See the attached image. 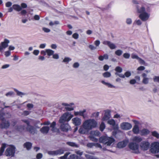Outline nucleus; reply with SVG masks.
<instances>
[{
  "label": "nucleus",
  "instance_id": "51",
  "mask_svg": "<svg viewBox=\"0 0 159 159\" xmlns=\"http://www.w3.org/2000/svg\"><path fill=\"white\" fill-rule=\"evenodd\" d=\"M153 80L154 82L159 83V76H155L153 78Z\"/></svg>",
  "mask_w": 159,
  "mask_h": 159
},
{
  "label": "nucleus",
  "instance_id": "34",
  "mask_svg": "<svg viewBox=\"0 0 159 159\" xmlns=\"http://www.w3.org/2000/svg\"><path fill=\"white\" fill-rule=\"evenodd\" d=\"M102 76L104 78H109L111 76V74L109 72H106L102 74Z\"/></svg>",
  "mask_w": 159,
  "mask_h": 159
},
{
  "label": "nucleus",
  "instance_id": "40",
  "mask_svg": "<svg viewBox=\"0 0 159 159\" xmlns=\"http://www.w3.org/2000/svg\"><path fill=\"white\" fill-rule=\"evenodd\" d=\"M115 53L116 55L120 56L122 54L123 51L120 49L117 50L115 52Z\"/></svg>",
  "mask_w": 159,
  "mask_h": 159
},
{
  "label": "nucleus",
  "instance_id": "59",
  "mask_svg": "<svg viewBox=\"0 0 159 159\" xmlns=\"http://www.w3.org/2000/svg\"><path fill=\"white\" fill-rule=\"evenodd\" d=\"M124 75L125 77V76L127 77H128L130 76L131 73L129 71H127L125 73Z\"/></svg>",
  "mask_w": 159,
  "mask_h": 159
},
{
  "label": "nucleus",
  "instance_id": "2",
  "mask_svg": "<svg viewBox=\"0 0 159 159\" xmlns=\"http://www.w3.org/2000/svg\"><path fill=\"white\" fill-rule=\"evenodd\" d=\"M99 142L100 143H104L107 146H110L115 141L114 139L107 136H102L99 139Z\"/></svg>",
  "mask_w": 159,
  "mask_h": 159
},
{
  "label": "nucleus",
  "instance_id": "6",
  "mask_svg": "<svg viewBox=\"0 0 159 159\" xmlns=\"http://www.w3.org/2000/svg\"><path fill=\"white\" fill-rule=\"evenodd\" d=\"M150 150L153 153H158L159 152V142H155L152 143Z\"/></svg>",
  "mask_w": 159,
  "mask_h": 159
},
{
  "label": "nucleus",
  "instance_id": "4",
  "mask_svg": "<svg viewBox=\"0 0 159 159\" xmlns=\"http://www.w3.org/2000/svg\"><path fill=\"white\" fill-rule=\"evenodd\" d=\"M15 148L12 146H10L6 150L5 154L7 157H12L14 156L15 153Z\"/></svg>",
  "mask_w": 159,
  "mask_h": 159
},
{
  "label": "nucleus",
  "instance_id": "14",
  "mask_svg": "<svg viewBox=\"0 0 159 159\" xmlns=\"http://www.w3.org/2000/svg\"><path fill=\"white\" fill-rule=\"evenodd\" d=\"M107 123L111 125L113 127V129L115 130H118L119 128L118 124H116L115 121L113 119L108 120Z\"/></svg>",
  "mask_w": 159,
  "mask_h": 159
},
{
  "label": "nucleus",
  "instance_id": "28",
  "mask_svg": "<svg viewBox=\"0 0 159 159\" xmlns=\"http://www.w3.org/2000/svg\"><path fill=\"white\" fill-rule=\"evenodd\" d=\"M12 7L14 9L18 11H21L22 9L21 7L18 4L13 5L12 6Z\"/></svg>",
  "mask_w": 159,
  "mask_h": 159
},
{
  "label": "nucleus",
  "instance_id": "10",
  "mask_svg": "<svg viewBox=\"0 0 159 159\" xmlns=\"http://www.w3.org/2000/svg\"><path fill=\"white\" fill-rule=\"evenodd\" d=\"M132 127L131 125L128 122H123L120 125V128L123 130H129L132 128Z\"/></svg>",
  "mask_w": 159,
  "mask_h": 159
},
{
  "label": "nucleus",
  "instance_id": "60",
  "mask_svg": "<svg viewBox=\"0 0 159 159\" xmlns=\"http://www.w3.org/2000/svg\"><path fill=\"white\" fill-rule=\"evenodd\" d=\"M11 55V52L9 51H6L5 52V55L6 57H7Z\"/></svg>",
  "mask_w": 159,
  "mask_h": 159
},
{
  "label": "nucleus",
  "instance_id": "48",
  "mask_svg": "<svg viewBox=\"0 0 159 159\" xmlns=\"http://www.w3.org/2000/svg\"><path fill=\"white\" fill-rule=\"evenodd\" d=\"M21 121L23 123H25L27 125V126L30 125V121L28 120H22Z\"/></svg>",
  "mask_w": 159,
  "mask_h": 159
},
{
  "label": "nucleus",
  "instance_id": "32",
  "mask_svg": "<svg viewBox=\"0 0 159 159\" xmlns=\"http://www.w3.org/2000/svg\"><path fill=\"white\" fill-rule=\"evenodd\" d=\"M16 129L18 131L22 132L25 129V126L24 125L17 126L16 127Z\"/></svg>",
  "mask_w": 159,
  "mask_h": 159
},
{
  "label": "nucleus",
  "instance_id": "31",
  "mask_svg": "<svg viewBox=\"0 0 159 159\" xmlns=\"http://www.w3.org/2000/svg\"><path fill=\"white\" fill-rule=\"evenodd\" d=\"M6 147V144L5 143H3L2 144V147L0 149V156H1L2 155L3 153L5 148Z\"/></svg>",
  "mask_w": 159,
  "mask_h": 159
},
{
  "label": "nucleus",
  "instance_id": "25",
  "mask_svg": "<svg viewBox=\"0 0 159 159\" xmlns=\"http://www.w3.org/2000/svg\"><path fill=\"white\" fill-rule=\"evenodd\" d=\"M150 131L147 129H144L140 131V134L141 135L144 136L148 134Z\"/></svg>",
  "mask_w": 159,
  "mask_h": 159
},
{
  "label": "nucleus",
  "instance_id": "22",
  "mask_svg": "<svg viewBox=\"0 0 159 159\" xmlns=\"http://www.w3.org/2000/svg\"><path fill=\"white\" fill-rule=\"evenodd\" d=\"M111 117L109 111H105L104 115L102 118V120L105 121L109 119Z\"/></svg>",
  "mask_w": 159,
  "mask_h": 159
},
{
  "label": "nucleus",
  "instance_id": "26",
  "mask_svg": "<svg viewBox=\"0 0 159 159\" xmlns=\"http://www.w3.org/2000/svg\"><path fill=\"white\" fill-rule=\"evenodd\" d=\"M66 143L68 145L74 148H78L79 147L78 145L73 142H66Z\"/></svg>",
  "mask_w": 159,
  "mask_h": 159
},
{
  "label": "nucleus",
  "instance_id": "19",
  "mask_svg": "<svg viewBox=\"0 0 159 159\" xmlns=\"http://www.w3.org/2000/svg\"><path fill=\"white\" fill-rule=\"evenodd\" d=\"M72 120L73 123L76 126L79 125L81 123V119L78 117L73 118Z\"/></svg>",
  "mask_w": 159,
  "mask_h": 159
},
{
  "label": "nucleus",
  "instance_id": "8",
  "mask_svg": "<svg viewBox=\"0 0 159 159\" xmlns=\"http://www.w3.org/2000/svg\"><path fill=\"white\" fill-rule=\"evenodd\" d=\"M90 134L91 135L89 136L90 139L94 142H97L98 141V139L94 138L93 136H99L100 135V132L99 131L97 130L92 131L91 132Z\"/></svg>",
  "mask_w": 159,
  "mask_h": 159
},
{
  "label": "nucleus",
  "instance_id": "44",
  "mask_svg": "<svg viewBox=\"0 0 159 159\" xmlns=\"http://www.w3.org/2000/svg\"><path fill=\"white\" fill-rule=\"evenodd\" d=\"M149 78L147 77L143 78L142 82L144 84H147L148 83Z\"/></svg>",
  "mask_w": 159,
  "mask_h": 159
},
{
  "label": "nucleus",
  "instance_id": "11",
  "mask_svg": "<svg viewBox=\"0 0 159 159\" xmlns=\"http://www.w3.org/2000/svg\"><path fill=\"white\" fill-rule=\"evenodd\" d=\"M89 131V130L85 126L83 123L78 130L79 133L82 134H87Z\"/></svg>",
  "mask_w": 159,
  "mask_h": 159
},
{
  "label": "nucleus",
  "instance_id": "9",
  "mask_svg": "<svg viewBox=\"0 0 159 159\" xmlns=\"http://www.w3.org/2000/svg\"><path fill=\"white\" fill-rule=\"evenodd\" d=\"M150 145V144L148 142L143 141L141 142L140 146L142 150L145 151L148 149Z\"/></svg>",
  "mask_w": 159,
  "mask_h": 159
},
{
  "label": "nucleus",
  "instance_id": "36",
  "mask_svg": "<svg viewBox=\"0 0 159 159\" xmlns=\"http://www.w3.org/2000/svg\"><path fill=\"white\" fill-rule=\"evenodd\" d=\"M46 52L49 56H51L53 55L54 53V51L52 50L49 49H46Z\"/></svg>",
  "mask_w": 159,
  "mask_h": 159
},
{
  "label": "nucleus",
  "instance_id": "62",
  "mask_svg": "<svg viewBox=\"0 0 159 159\" xmlns=\"http://www.w3.org/2000/svg\"><path fill=\"white\" fill-rule=\"evenodd\" d=\"M132 22V20L130 18H128L126 20V22L128 24H131Z\"/></svg>",
  "mask_w": 159,
  "mask_h": 159
},
{
  "label": "nucleus",
  "instance_id": "49",
  "mask_svg": "<svg viewBox=\"0 0 159 159\" xmlns=\"http://www.w3.org/2000/svg\"><path fill=\"white\" fill-rule=\"evenodd\" d=\"M131 57L133 59H136L137 60H138L139 58L137 55L134 53L131 54Z\"/></svg>",
  "mask_w": 159,
  "mask_h": 159
},
{
  "label": "nucleus",
  "instance_id": "54",
  "mask_svg": "<svg viewBox=\"0 0 159 159\" xmlns=\"http://www.w3.org/2000/svg\"><path fill=\"white\" fill-rule=\"evenodd\" d=\"M43 30L46 33H48L50 31V30L47 28L43 27L42 28Z\"/></svg>",
  "mask_w": 159,
  "mask_h": 159
},
{
  "label": "nucleus",
  "instance_id": "20",
  "mask_svg": "<svg viewBox=\"0 0 159 159\" xmlns=\"http://www.w3.org/2000/svg\"><path fill=\"white\" fill-rule=\"evenodd\" d=\"M142 140V138L139 136H135L132 139V142L138 144L141 142Z\"/></svg>",
  "mask_w": 159,
  "mask_h": 159
},
{
  "label": "nucleus",
  "instance_id": "12",
  "mask_svg": "<svg viewBox=\"0 0 159 159\" xmlns=\"http://www.w3.org/2000/svg\"><path fill=\"white\" fill-rule=\"evenodd\" d=\"M61 130L65 132H67L70 129V127L68 123L63 124L60 126Z\"/></svg>",
  "mask_w": 159,
  "mask_h": 159
},
{
  "label": "nucleus",
  "instance_id": "13",
  "mask_svg": "<svg viewBox=\"0 0 159 159\" xmlns=\"http://www.w3.org/2000/svg\"><path fill=\"white\" fill-rule=\"evenodd\" d=\"M9 43V41L6 39H4V41L2 42L0 44V51L5 49L7 47L8 44Z\"/></svg>",
  "mask_w": 159,
  "mask_h": 159
},
{
  "label": "nucleus",
  "instance_id": "45",
  "mask_svg": "<svg viewBox=\"0 0 159 159\" xmlns=\"http://www.w3.org/2000/svg\"><path fill=\"white\" fill-rule=\"evenodd\" d=\"M105 128V126L104 123L103 122H102L100 126V130L102 131H103Z\"/></svg>",
  "mask_w": 159,
  "mask_h": 159
},
{
  "label": "nucleus",
  "instance_id": "33",
  "mask_svg": "<svg viewBox=\"0 0 159 159\" xmlns=\"http://www.w3.org/2000/svg\"><path fill=\"white\" fill-rule=\"evenodd\" d=\"M15 91L17 95L22 97L23 96L26 95V93L20 92L17 89H15Z\"/></svg>",
  "mask_w": 159,
  "mask_h": 159
},
{
  "label": "nucleus",
  "instance_id": "1",
  "mask_svg": "<svg viewBox=\"0 0 159 159\" xmlns=\"http://www.w3.org/2000/svg\"><path fill=\"white\" fill-rule=\"evenodd\" d=\"M83 124L89 130L96 127L98 125L97 122L93 119L86 120Z\"/></svg>",
  "mask_w": 159,
  "mask_h": 159
},
{
  "label": "nucleus",
  "instance_id": "24",
  "mask_svg": "<svg viewBox=\"0 0 159 159\" xmlns=\"http://www.w3.org/2000/svg\"><path fill=\"white\" fill-rule=\"evenodd\" d=\"M49 128L48 126H43L40 130L41 132L43 134H47L48 133Z\"/></svg>",
  "mask_w": 159,
  "mask_h": 159
},
{
  "label": "nucleus",
  "instance_id": "52",
  "mask_svg": "<svg viewBox=\"0 0 159 159\" xmlns=\"http://www.w3.org/2000/svg\"><path fill=\"white\" fill-rule=\"evenodd\" d=\"M124 58L126 59H128L129 58L130 54L128 53H125L123 55Z\"/></svg>",
  "mask_w": 159,
  "mask_h": 159
},
{
  "label": "nucleus",
  "instance_id": "21",
  "mask_svg": "<svg viewBox=\"0 0 159 159\" xmlns=\"http://www.w3.org/2000/svg\"><path fill=\"white\" fill-rule=\"evenodd\" d=\"M86 111V109H84L82 111H74V114L75 116H80L83 117L84 118H85L84 115V113H85Z\"/></svg>",
  "mask_w": 159,
  "mask_h": 159
},
{
  "label": "nucleus",
  "instance_id": "63",
  "mask_svg": "<svg viewBox=\"0 0 159 159\" xmlns=\"http://www.w3.org/2000/svg\"><path fill=\"white\" fill-rule=\"evenodd\" d=\"M12 5V3L10 2H8L6 3V6L7 7H9Z\"/></svg>",
  "mask_w": 159,
  "mask_h": 159
},
{
  "label": "nucleus",
  "instance_id": "35",
  "mask_svg": "<svg viewBox=\"0 0 159 159\" xmlns=\"http://www.w3.org/2000/svg\"><path fill=\"white\" fill-rule=\"evenodd\" d=\"M78 156L75 154L70 155L69 158V159H80Z\"/></svg>",
  "mask_w": 159,
  "mask_h": 159
},
{
  "label": "nucleus",
  "instance_id": "64",
  "mask_svg": "<svg viewBox=\"0 0 159 159\" xmlns=\"http://www.w3.org/2000/svg\"><path fill=\"white\" fill-rule=\"evenodd\" d=\"M43 156V155L41 153H39L36 156V158L38 159H40Z\"/></svg>",
  "mask_w": 159,
  "mask_h": 159
},
{
  "label": "nucleus",
  "instance_id": "30",
  "mask_svg": "<svg viewBox=\"0 0 159 159\" xmlns=\"http://www.w3.org/2000/svg\"><path fill=\"white\" fill-rule=\"evenodd\" d=\"M132 131L133 133L135 134H138L139 133V129L138 126L135 125L133 127Z\"/></svg>",
  "mask_w": 159,
  "mask_h": 159
},
{
  "label": "nucleus",
  "instance_id": "15",
  "mask_svg": "<svg viewBox=\"0 0 159 159\" xmlns=\"http://www.w3.org/2000/svg\"><path fill=\"white\" fill-rule=\"evenodd\" d=\"M2 122L0 124V127L2 129H7L10 126V123L8 121H6L5 119L2 120Z\"/></svg>",
  "mask_w": 159,
  "mask_h": 159
},
{
  "label": "nucleus",
  "instance_id": "41",
  "mask_svg": "<svg viewBox=\"0 0 159 159\" xmlns=\"http://www.w3.org/2000/svg\"><path fill=\"white\" fill-rule=\"evenodd\" d=\"M115 70L116 72L121 73L122 71V69L120 66H116L115 68Z\"/></svg>",
  "mask_w": 159,
  "mask_h": 159
},
{
  "label": "nucleus",
  "instance_id": "47",
  "mask_svg": "<svg viewBox=\"0 0 159 159\" xmlns=\"http://www.w3.org/2000/svg\"><path fill=\"white\" fill-rule=\"evenodd\" d=\"M5 115L4 113L2 111H0V119L3 120L5 118L3 117V116Z\"/></svg>",
  "mask_w": 159,
  "mask_h": 159
},
{
  "label": "nucleus",
  "instance_id": "23",
  "mask_svg": "<svg viewBox=\"0 0 159 159\" xmlns=\"http://www.w3.org/2000/svg\"><path fill=\"white\" fill-rule=\"evenodd\" d=\"M56 125V123L55 122L53 121L51 124L50 127L52 128V131L53 132H59V130L56 128L55 126Z\"/></svg>",
  "mask_w": 159,
  "mask_h": 159
},
{
  "label": "nucleus",
  "instance_id": "42",
  "mask_svg": "<svg viewBox=\"0 0 159 159\" xmlns=\"http://www.w3.org/2000/svg\"><path fill=\"white\" fill-rule=\"evenodd\" d=\"M70 153L69 152H66L64 155L62 157H59L60 159H67V156L70 154Z\"/></svg>",
  "mask_w": 159,
  "mask_h": 159
},
{
  "label": "nucleus",
  "instance_id": "16",
  "mask_svg": "<svg viewBox=\"0 0 159 159\" xmlns=\"http://www.w3.org/2000/svg\"><path fill=\"white\" fill-rule=\"evenodd\" d=\"M102 43L104 45H108L111 49H114L116 48V46L114 44L111 43L109 41H104Z\"/></svg>",
  "mask_w": 159,
  "mask_h": 159
},
{
  "label": "nucleus",
  "instance_id": "53",
  "mask_svg": "<svg viewBox=\"0 0 159 159\" xmlns=\"http://www.w3.org/2000/svg\"><path fill=\"white\" fill-rule=\"evenodd\" d=\"M70 106H67L65 107V109L67 111H71L74 110V108L72 107H70Z\"/></svg>",
  "mask_w": 159,
  "mask_h": 159
},
{
  "label": "nucleus",
  "instance_id": "17",
  "mask_svg": "<svg viewBox=\"0 0 159 159\" xmlns=\"http://www.w3.org/2000/svg\"><path fill=\"white\" fill-rule=\"evenodd\" d=\"M128 142L129 141L127 140L119 142L117 144V147L120 148H123L126 146Z\"/></svg>",
  "mask_w": 159,
  "mask_h": 159
},
{
  "label": "nucleus",
  "instance_id": "61",
  "mask_svg": "<svg viewBox=\"0 0 159 159\" xmlns=\"http://www.w3.org/2000/svg\"><path fill=\"white\" fill-rule=\"evenodd\" d=\"M85 157L86 158L90 159H93V156H91L89 154H86L85 155Z\"/></svg>",
  "mask_w": 159,
  "mask_h": 159
},
{
  "label": "nucleus",
  "instance_id": "46",
  "mask_svg": "<svg viewBox=\"0 0 159 159\" xmlns=\"http://www.w3.org/2000/svg\"><path fill=\"white\" fill-rule=\"evenodd\" d=\"M99 113L98 112H94L92 114V117H95V118H97L99 116Z\"/></svg>",
  "mask_w": 159,
  "mask_h": 159
},
{
  "label": "nucleus",
  "instance_id": "58",
  "mask_svg": "<svg viewBox=\"0 0 159 159\" xmlns=\"http://www.w3.org/2000/svg\"><path fill=\"white\" fill-rule=\"evenodd\" d=\"M94 146H95L96 147L99 148H102V146L100 144H99L98 143H94Z\"/></svg>",
  "mask_w": 159,
  "mask_h": 159
},
{
  "label": "nucleus",
  "instance_id": "29",
  "mask_svg": "<svg viewBox=\"0 0 159 159\" xmlns=\"http://www.w3.org/2000/svg\"><path fill=\"white\" fill-rule=\"evenodd\" d=\"M101 83L107 86L109 88H115V86L112 85L110 83L106 82L102 80L101 81Z\"/></svg>",
  "mask_w": 159,
  "mask_h": 159
},
{
  "label": "nucleus",
  "instance_id": "3",
  "mask_svg": "<svg viewBox=\"0 0 159 159\" xmlns=\"http://www.w3.org/2000/svg\"><path fill=\"white\" fill-rule=\"evenodd\" d=\"M73 117V115L70 112H66L64 113L60 117L59 122L62 123L65 122L69 121Z\"/></svg>",
  "mask_w": 159,
  "mask_h": 159
},
{
  "label": "nucleus",
  "instance_id": "5",
  "mask_svg": "<svg viewBox=\"0 0 159 159\" xmlns=\"http://www.w3.org/2000/svg\"><path fill=\"white\" fill-rule=\"evenodd\" d=\"M139 144L133 142H130L129 145V148L134 151L133 152L136 153H139Z\"/></svg>",
  "mask_w": 159,
  "mask_h": 159
},
{
  "label": "nucleus",
  "instance_id": "56",
  "mask_svg": "<svg viewBox=\"0 0 159 159\" xmlns=\"http://www.w3.org/2000/svg\"><path fill=\"white\" fill-rule=\"evenodd\" d=\"M87 146L89 148H92L94 146V143H89L87 144Z\"/></svg>",
  "mask_w": 159,
  "mask_h": 159
},
{
  "label": "nucleus",
  "instance_id": "27",
  "mask_svg": "<svg viewBox=\"0 0 159 159\" xmlns=\"http://www.w3.org/2000/svg\"><path fill=\"white\" fill-rule=\"evenodd\" d=\"M32 146V144L29 142H27L25 143L24 144V148H25L27 150H30Z\"/></svg>",
  "mask_w": 159,
  "mask_h": 159
},
{
  "label": "nucleus",
  "instance_id": "39",
  "mask_svg": "<svg viewBox=\"0 0 159 159\" xmlns=\"http://www.w3.org/2000/svg\"><path fill=\"white\" fill-rule=\"evenodd\" d=\"M152 135L158 139L159 138V134L156 131H153L151 133Z\"/></svg>",
  "mask_w": 159,
  "mask_h": 159
},
{
  "label": "nucleus",
  "instance_id": "55",
  "mask_svg": "<svg viewBox=\"0 0 159 159\" xmlns=\"http://www.w3.org/2000/svg\"><path fill=\"white\" fill-rule=\"evenodd\" d=\"M71 60V59L69 57H65L63 60V62H68Z\"/></svg>",
  "mask_w": 159,
  "mask_h": 159
},
{
  "label": "nucleus",
  "instance_id": "50",
  "mask_svg": "<svg viewBox=\"0 0 159 159\" xmlns=\"http://www.w3.org/2000/svg\"><path fill=\"white\" fill-rule=\"evenodd\" d=\"M115 75L118 76H119L122 78H125V76L124 75H123V74H119L117 72H116L115 73Z\"/></svg>",
  "mask_w": 159,
  "mask_h": 159
},
{
  "label": "nucleus",
  "instance_id": "18",
  "mask_svg": "<svg viewBox=\"0 0 159 159\" xmlns=\"http://www.w3.org/2000/svg\"><path fill=\"white\" fill-rule=\"evenodd\" d=\"M149 16V15L146 12H144L141 14L139 16V17L143 21H145L147 20Z\"/></svg>",
  "mask_w": 159,
  "mask_h": 159
},
{
  "label": "nucleus",
  "instance_id": "7",
  "mask_svg": "<svg viewBox=\"0 0 159 159\" xmlns=\"http://www.w3.org/2000/svg\"><path fill=\"white\" fill-rule=\"evenodd\" d=\"M39 127L35 125L34 127L30 125L27 126L26 128V130L29 132L30 133L34 134L36 132V128H39Z\"/></svg>",
  "mask_w": 159,
  "mask_h": 159
},
{
  "label": "nucleus",
  "instance_id": "38",
  "mask_svg": "<svg viewBox=\"0 0 159 159\" xmlns=\"http://www.w3.org/2000/svg\"><path fill=\"white\" fill-rule=\"evenodd\" d=\"M137 11L139 13H143L145 11V9L144 7H142L140 9L138 8V6H137Z\"/></svg>",
  "mask_w": 159,
  "mask_h": 159
},
{
  "label": "nucleus",
  "instance_id": "43",
  "mask_svg": "<svg viewBox=\"0 0 159 159\" xmlns=\"http://www.w3.org/2000/svg\"><path fill=\"white\" fill-rule=\"evenodd\" d=\"M47 153L49 155L52 156H56V152L55 151H49L47 152Z\"/></svg>",
  "mask_w": 159,
  "mask_h": 159
},
{
  "label": "nucleus",
  "instance_id": "37",
  "mask_svg": "<svg viewBox=\"0 0 159 159\" xmlns=\"http://www.w3.org/2000/svg\"><path fill=\"white\" fill-rule=\"evenodd\" d=\"M56 155H60L63 154L64 152V151L63 149H59L56 150Z\"/></svg>",
  "mask_w": 159,
  "mask_h": 159
},
{
  "label": "nucleus",
  "instance_id": "57",
  "mask_svg": "<svg viewBox=\"0 0 159 159\" xmlns=\"http://www.w3.org/2000/svg\"><path fill=\"white\" fill-rule=\"evenodd\" d=\"M139 61V62L140 64H142V65H144L145 63V61L142 60V59H141L140 58H139V59L138 60Z\"/></svg>",
  "mask_w": 159,
  "mask_h": 159
}]
</instances>
